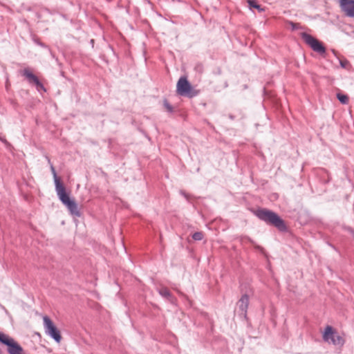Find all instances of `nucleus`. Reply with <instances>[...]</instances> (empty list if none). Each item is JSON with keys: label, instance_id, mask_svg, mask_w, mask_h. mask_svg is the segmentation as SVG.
Returning a JSON list of instances; mask_svg holds the SVG:
<instances>
[{"label": "nucleus", "instance_id": "obj_20", "mask_svg": "<svg viewBox=\"0 0 354 354\" xmlns=\"http://www.w3.org/2000/svg\"><path fill=\"white\" fill-rule=\"evenodd\" d=\"M331 337H332V335H329V342H331Z\"/></svg>", "mask_w": 354, "mask_h": 354}, {"label": "nucleus", "instance_id": "obj_1", "mask_svg": "<svg viewBox=\"0 0 354 354\" xmlns=\"http://www.w3.org/2000/svg\"><path fill=\"white\" fill-rule=\"evenodd\" d=\"M255 215L267 224L276 227L280 231H286V225L282 218L275 212L268 209L261 208L255 212Z\"/></svg>", "mask_w": 354, "mask_h": 354}, {"label": "nucleus", "instance_id": "obj_4", "mask_svg": "<svg viewBox=\"0 0 354 354\" xmlns=\"http://www.w3.org/2000/svg\"><path fill=\"white\" fill-rule=\"evenodd\" d=\"M301 37L304 40L306 44L308 45L313 51L321 55H323L326 53V48L324 47L323 44L317 39L315 38L314 37L306 32L302 33Z\"/></svg>", "mask_w": 354, "mask_h": 354}, {"label": "nucleus", "instance_id": "obj_3", "mask_svg": "<svg viewBox=\"0 0 354 354\" xmlns=\"http://www.w3.org/2000/svg\"><path fill=\"white\" fill-rule=\"evenodd\" d=\"M177 93L182 96L193 97L197 95L198 92L194 90L185 77H181L176 85Z\"/></svg>", "mask_w": 354, "mask_h": 354}, {"label": "nucleus", "instance_id": "obj_2", "mask_svg": "<svg viewBox=\"0 0 354 354\" xmlns=\"http://www.w3.org/2000/svg\"><path fill=\"white\" fill-rule=\"evenodd\" d=\"M58 189L57 194L62 203L67 207L71 214L80 216V213L77 203L73 200H71L69 196L66 192L65 188H62L59 186Z\"/></svg>", "mask_w": 354, "mask_h": 354}, {"label": "nucleus", "instance_id": "obj_10", "mask_svg": "<svg viewBox=\"0 0 354 354\" xmlns=\"http://www.w3.org/2000/svg\"><path fill=\"white\" fill-rule=\"evenodd\" d=\"M249 304V297L247 295H243L237 302V306L241 312V314L244 316L246 315L247 309Z\"/></svg>", "mask_w": 354, "mask_h": 354}, {"label": "nucleus", "instance_id": "obj_18", "mask_svg": "<svg viewBox=\"0 0 354 354\" xmlns=\"http://www.w3.org/2000/svg\"><path fill=\"white\" fill-rule=\"evenodd\" d=\"M288 24H289L291 26V28L292 30L299 29L300 28L299 24L294 23L292 21H288Z\"/></svg>", "mask_w": 354, "mask_h": 354}, {"label": "nucleus", "instance_id": "obj_7", "mask_svg": "<svg viewBox=\"0 0 354 354\" xmlns=\"http://www.w3.org/2000/svg\"><path fill=\"white\" fill-rule=\"evenodd\" d=\"M329 335H332L330 342L334 345H342L344 344L342 337L338 335L335 334L332 326H327L323 334L324 340L329 342Z\"/></svg>", "mask_w": 354, "mask_h": 354}, {"label": "nucleus", "instance_id": "obj_15", "mask_svg": "<svg viewBox=\"0 0 354 354\" xmlns=\"http://www.w3.org/2000/svg\"><path fill=\"white\" fill-rule=\"evenodd\" d=\"M164 106L165 107V109H167V111L169 113H171L173 112V107L171 106V105L168 102V101L167 100H164Z\"/></svg>", "mask_w": 354, "mask_h": 354}, {"label": "nucleus", "instance_id": "obj_9", "mask_svg": "<svg viewBox=\"0 0 354 354\" xmlns=\"http://www.w3.org/2000/svg\"><path fill=\"white\" fill-rule=\"evenodd\" d=\"M24 75L28 78L29 82L30 83H34L38 91L44 90L45 91V88L43 86V84L39 82V79L37 76H35L33 73L30 72L28 70L26 69L24 70Z\"/></svg>", "mask_w": 354, "mask_h": 354}, {"label": "nucleus", "instance_id": "obj_17", "mask_svg": "<svg viewBox=\"0 0 354 354\" xmlns=\"http://www.w3.org/2000/svg\"><path fill=\"white\" fill-rule=\"evenodd\" d=\"M339 64L342 68H348V67L350 66L349 62L344 59V60H339Z\"/></svg>", "mask_w": 354, "mask_h": 354}, {"label": "nucleus", "instance_id": "obj_13", "mask_svg": "<svg viewBox=\"0 0 354 354\" xmlns=\"http://www.w3.org/2000/svg\"><path fill=\"white\" fill-rule=\"evenodd\" d=\"M337 97L342 104H346L348 102V97L346 95L337 93Z\"/></svg>", "mask_w": 354, "mask_h": 354}, {"label": "nucleus", "instance_id": "obj_12", "mask_svg": "<svg viewBox=\"0 0 354 354\" xmlns=\"http://www.w3.org/2000/svg\"><path fill=\"white\" fill-rule=\"evenodd\" d=\"M159 293L161 296L170 299L171 297V293L169 290L166 288H162L159 290Z\"/></svg>", "mask_w": 354, "mask_h": 354}, {"label": "nucleus", "instance_id": "obj_11", "mask_svg": "<svg viewBox=\"0 0 354 354\" xmlns=\"http://www.w3.org/2000/svg\"><path fill=\"white\" fill-rule=\"evenodd\" d=\"M48 163L50 164V170H51V172L53 175V177H54V180H55V190H56V192H58L59 190V187L60 186L62 188H65L64 186L63 185V184L60 182L59 178L57 177V173H56V171L55 169V167H53V165L51 164L50 161V159H48Z\"/></svg>", "mask_w": 354, "mask_h": 354}, {"label": "nucleus", "instance_id": "obj_21", "mask_svg": "<svg viewBox=\"0 0 354 354\" xmlns=\"http://www.w3.org/2000/svg\"><path fill=\"white\" fill-rule=\"evenodd\" d=\"M333 53L335 55H336V53H335V51L334 50H333Z\"/></svg>", "mask_w": 354, "mask_h": 354}, {"label": "nucleus", "instance_id": "obj_14", "mask_svg": "<svg viewBox=\"0 0 354 354\" xmlns=\"http://www.w3.org/2000/svg\"><path fill=\"white\" fill-rule=\"evenodd\" d=\"M192 238L195 241H201L203 239V233L202 232H196L192 234Z\"/></svg>", "mask_w": 354, "mask_h": 354}, {"label": "nucleus", "instance_id": "obj_19", "mask_svg": "<svg viewBox=\"0 0 354 354\" xmlns=\"http://www.w3.org/2000/svg\"><path fill=\"white\" fill-rule=\"evenodd\" d=\"M0 140H1L2 142H3L7 143V141H6V140H3V138H1V137H0Z\"/></svg>", "mask_w": 354, "mask_h": 354}, {"label": "nucleus", "instance_id": "obj_16", "mask_svg": "<svg viewBox=\"0 0 354 354\" xmlns=\"http://www.w3.org/2000/svg\"><path fill=\"white\" fill-rule=\"evenodd\" d=\"M249 6L250 8H255L258 10H261L262 9L261 8L260 6L254 1H251L248 3Z\"/></svg>", "mask_w": 354, "mask_h": 354}, {"label": "nucleus", "instance_id": "obj_5", "mask_svg": "<svg viewBox=\"0 0 354 354\" xmlns=\"http://www.w3.org/2000/svg\"><path fill=\"white\" fill-rule=\"evenodd\" d=\"M0 342L8 346V352L9 354H21L22 347L17 343L9 335L0 332Z\"/></svg>", "mask_w": 354, "mask_h": 354}, {"label": "nucleus", "instance_id": "obj_6", "mask_svg": "<svg viewBox=\"0 0 354 354\" xmlns=\"http://www.w3.org/2000/svg\"><path fill=\"white\" fill-rule=\"evenodd\" d=\"M43 320L46 334L54 339L56 342L59 343L62 339V336L60 332L54 325L52 320L48 316H44Z\"/></svg>", "mask_w": 354, "mask_h": 354}, {"label": "nucleus", "instance_id": "obj_8", "mask_svg": "<svg viewBox=\"0 0 354 354\" xmlns=\"http://www.w3.org/2000/svg\"><path fill=\"white\" fill-rule=\"evenodd\" d=\"M340 6L347 16L354 17V0H347L341 3Z\"/></svg>", "mask_w": 354, "mask_h": 354}]
</instances>
